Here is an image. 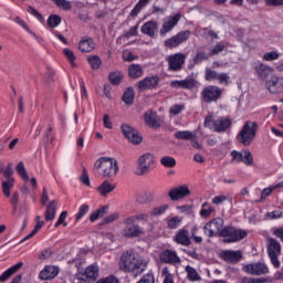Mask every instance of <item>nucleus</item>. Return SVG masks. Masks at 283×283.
I'll return each instance as SVG.
<instances>
[{
    "label": "nucleus",
    "mask_w": 283,
    "mask_h": 283,
    "mask_svg": "<svg viewBox=\"0 0 283 283\" xmlns=\"http://www.w3.org/2000/svg\"><path fill=\"white\" fill-rule=\"evenodd\" d=\"M147 264H149L147 260L133 251H125L119 260L120 271H124V273H136V275L145 273Z\"/></svg>",
    "instance_id": "f257e3e1"
},
{
    "label": "nucleus",
    "mask_w": 283,
    "mask_h": 283,
    "mask_svg": "<svg viewBox=\"0 0 283 283\" xmlns=\"http://www.w3.org/2000/svg\"><path fill=\"white\" fill-rule=\"evenodd\" d=\"M94 169H99L103 178H115L118 174V161L114 158L102 157L95 161Z\"/></svg>",
    "instance_id": "f03ea898"
},
{
    "label": "nucleus",
    "mask_w": 283,
    "mask_h": 283,
    "mask_svg": "<svg viewBox=\"0 0 283 283\" xmlns=\"http://www.w3.org/2000/svg\"><path fill=\"white\" fill-rule=\"evenodd\" d=\"M203 125L209 129H213V132H216L217 134H222L227 132V129H231V125H233V122L229 116L213 118V116L208 115L205 119Z\"/></svg>",
    "instance_id": "7ed1b4c3"
},
{
    "label": "nucleus",
    "mask_w": 283,
    "mask_h": 283,
    "mask_svg": "<svg viewBox=\"0 0 283 283\" xmlns=\"http://www.w3.org/2000/svg\"><path fill=\"white\" fill-rule=\"evenodd\" d=\"M248 233L245 230L237 229L233 226H226L220 232L219 238H223L224 244H233L240 242L247 238Z\"/></svg>",
    "instance_id": "20e7f679"
},
{
    "label": "nucleus",
    "mask_w": 283,
    "mask_h": 283,
    "mask_svg": "<svg viewBox=\"0 0 283 283\" xmlns=\"http://www.w3.org/2000/svg\"><path fill=\"white\" fill-rule=\"evenodd\" d=\"M255 134H258V122H245L238 135V142L249 147L255 140Z\"/></svg>",
    "instance_id": "39448f33"
},
{
    "label": "nucleus",
    "mask_w": 283,
    "mask_h": 283,
    "mask_svg": "<svg viewBox=\"0 0 283 283\" xmlns=\"http://www.w3.org/2000/svg\"><path fill=\"white\" fill-rule=\"evenodd\" d=\"M156 163V158L149 154L146 153L142 155L137 160V176H145V174H149L151 169H154V165Z\"/></svg>",
    "instance_id": "423d86ee"
},
{
    "label": "nucleus",
    "mask_w": 283,
    "mask_h": 283,
    "mask_svg": "<svg viewBox=\"0 0 283 283\" xmlns=\"http://www.w3.org/2000/svg\"><path fill=\"white\" fill-rule=\"evenodd\" d=\"M203 103H218L222 98V88L217 85H208L201 91Z\"/></svg>",
    "instance_id": "0eeeda50"
},
{
    "label": "nucleus",
    "mask_w": 283,
    "mask_h": 283,
    "mask_svg": "<svg viewBox=\"0 0 283 283\" xmlns=\"http://www.w3.org/2000/svg\"><path fill=\"white\" fill-rule=\"evenodd\" d=\"M189 36H191V31H180L176 35H172L171 38H168L164 41L165 48L168 50H175V48H180L182 43H186V41H189Z\"/></svg>",
    "instance_id": "6e6552de"
},
{
    "label": "nucleus",
    "mask_w": 283,
    "mask_h": 283,
    "mask_svg": "<svg viewBox=\"0 0 283 283\" xmlns=\"http://www.w3.org/2000/svg\"><path fill=\"white\" fill-rule=\"evenodd\" d=\"M223 227L224 220H222V218H216L205 224L203 233L208 238H216V235H220V231H222Z\"/></svg>",
    "instance_id": "1a4fd4ad"
},
{
    "label": "nucleus",
    "mask_w": 283,
    "mask_h": 283,
    "mask_svg": "<svg viewBox=\"0 0 283 283\" xmlns=\"http://www.w3.org/2000/svg\"><path fill=\"white\" fill-rule=\"evenodd\" d=\"M166 61L169 72H180L187 61V55L185 53H175L169 55Z\"/></svg>",
    "instance_id": "9d476101"
},
{
    "label": "nucleus",
    "mask_w": 283,
    "mask_h": 283,
    "mask_svg": "<svg viewBox=\"0 0 283 283\" xmlns=\"http://www.w3.org/2000/svg\"><path fill=\"white\" fill-rule=\"evenodd\" d=\"M243 271L244 273H248V275H258V276L269 275L271 273L269 265L262 262L249 263L243 266Z\"/></svg>",
    "instance_id": "9b49d317"
},
{
    "label": "nucleus",
    "mask_w": 283,
    "mask_h": 283,
    "mask_svg": "<svg viewBox=\"0 0 283 283\" xmlns=\"http://www.w3.org/2000/svg\"><path fill=\"white\" fill-rule=\"evenodd\" d=\"M189 196H191V190L186 184L174 187L168 191V197L172 202H178V200H185V198H189Z\"/></svg>",
    "instance_id": "f8f14e48"
},
{
    "label": "nucleus",
    "mask_w": 283,
    "mask_h": 283,
    "mask_svg": "<svg viewBox=\"0 0 283 283\" xmlns=\"http://www.w3.org/2000/svg\"><path fill=\"white\" fill-rule=\"evenodd\" d=\"M120 129L122 134H124L125 138H127L132 145H140V143H143L140 133L136 130V128L129 126V124H122Z\"/></svg>",
    "instance_id": "ddd939ff"
},
{
    "label": "nucleus",
    "mask_w": 283,
    "mask_h": 283,
    "mask_svg": "<svg viewBox=\"0 0 283 283\" xmlns=\"http://www.w3.org/2000/svg\"><path fill=\"white\" fill-rule=\"evenodd\" d=\"M205 78L208 82L219 81L220 85L226 86L229 85V82L231 81V76L229 75V73H218L217 71L209 67H206Z\"/></svg>",
    "instance_id": "4468645a"
},
{
    "label": "nucleus",
    "mask_w": 283,
    "mask_h": 283,
    "mask_svg": "<svg viewBox=\"0 0 283 283\" xmlns=\"http://www.w3.org/2000/svg\"><path fill=\"white\" fill-rule=\"evenodd\" d=\"M180 19H182V13H176L175 15H170L168 17L164 23L163 27L159 31L160 36H167V34H169V32H171V30H174L176 28V25H178V23L180 22Z\"/></svg>",
    "instance_id": "2eb2a0df"
},
{
    "label": "nucleus",
    "mask_w": 283,
    "mask_h": 283,
    "mask_svg": "<svg viewBox=\"0 0 283 283\" xmlns=\"http://www.w3.org/2000/svg\"><path fill=\"white\" fill-rule=\"evenodd\" d=\"M265 87L270 94H283V77L272 75L265 81Z\"/></svg>",
    "instance_id": "dca6fc26"
},
{
    "label": "nucleus",
    "mask_w": 283,
    "mask_h": 283,
    "mask_svg": "<svg viewBox=\"0 0 283 283\" xmlns=\"http://www.w3.org/2000/svg\"><path fill=\"white\" fill-rule=\"evenodd\" d=\"M158 83H160V77L158 75L148 76L137 83V90L138 92L154 90L158 86Z\"/></svg>",
    "instance_id": "f3484780"
},
{
    "label": "nucleus",
    "mask_w": 283,
    "mask_h": 283,
    "mask_svg": "<svg viewBox=\"0 0 283 283\" xmlns=\"http://www.w3.org/2000/svg\"><path fill=\"white\" fill-rule=\"evenodd\" d=\"M219 258L223 260V262H229L230 264H237L242 260V251L237 250H223L220 252Z\"/></svg>",
    "instance_id": "a211bd4d"
},
{
    "label": "nucleus",
    "mask_w": 283,
    "mask_h": 283,
    "mask_svg": "<svg viewBox=\"0 0 283 283\" xmlns=\"http://www.w3.org/2000/svg\"><path fill=\"white\" fill-rule=\"evenodd\" d=\"M124 238H140L145 235V228L133 223V224H125L123 230Z\"/></svg>",
    "instance_id": "6ab92c4d"
},
{
    "label": "nucleus",
    "mask_w": 283,
    "mask_h": 283,
    "mask_svg": "<svg viewBox=\"0 0 283 283\" xmlns=\"http://www.w3.org/2000/svg\"><path fill=\"white\" fill-rule=\"evenodd\" d=\"M198 85L196 78H186V80H175L170 82V87L175 90H193Z\"/></svg>",
    "instance_id": "aec40b11"
},
{
    "label": "nucleus",
    "mask_w": 283,
    "mask_h": 283,
    "mask_svg": "<svg viewBox=\"0 0 283 283\" xmlns=\"http://www.w3.org/2000/svg\"><path fill=\"white\" fill-rule=\"evenodd\" d=\"M159 260L164 264H180V256L174 250H164L159 254Z\"/></svg>",
    "instance_id": "412c9836"
},
{
    "label": "nucleus",
    "mask_w": 283,
    "mask_h": 283,
    "mask_svg": "<svg viewBox=\"0 0 283 283\" xmlns=\"http://www.w3.org/2000/svg\"><path fill=\"white\" fill-rule=\"evenodd\" d=\"M144 120L151 129H158L161 125L160 116L156 112L148 111L144 114Z\"/></svg>",
    "instance_id": "4be33fe9"
},
{
    "label": "nucleus",
    "mask_w": 283,
    "mask_h": 283,
    "mask_svg": "<svg viewBox=\"0 0 283 283\" xmlns=\"http://www.w3.org/2000/svg\"><path fill=\"white\" fill-rule=\"evenodd\" d=\"M96 48V43L94 39L91 36H84L78 42V50L80 52L90 53L93 52Z\"/></svg>",
    "instance_id": "5701e85b"
},
{
    "label": "nucleus",
    "mask_w": 283,
    "mask_h": 283,
    "mask_svg": "<svg viewBox=\"0 0 283 283\" xmlns=\"http://www.w3.org/2000/svg\"><path fill=\"white\" fill-rule=\"evenodd\" d=\"M59 275V266L55 265H45L44 269L40 272V280H54Z\"/></svg>",
    "instance_id": "b1692460"
},
{
    "label": "nucleus",
    "mask_w": 283,
    "mask_h": 283,
    "mask_svg": "<svg viewBox=\"0 0 283 283\" xmlns=\"http://www.w3.org/2000/svg\"><path fill=\"white\" fill-rule=\"evenodd\" d=\"M255 72H256V76L261 80V81H268L266 78H269L270 74H273V69L266 64H258L254 67Z\"/></svg>",
    "instance_id": "393cba45"
},
{
    "label": "nucleus",
    "mask_w": 283,
    "mask_h": 283,
    "mask_svg": "<svg viewBox=\"0 0 283 283\" xmlns=\"http://www.w3.org/2000/svg\"><path fill=\"white\" fill-rule=\"evenodd\" d=\"M175 242H177V244H181L182 247H189V244H191V238L189 237V230H179L176 233L175 237Z\"/></svg>",
    "instance_id": "a878e982"
},
{
    "label": "nucleus",
    "mask_w": 283,
    "mask_h": 283,
    "mask_svg": "<svg viewBox=\"0 0 283 283\" xmlns=\"http://www.w3.org/2000/svg\"><path fill=\"white\" fill-rule=\"evenodd\" d=\"M156 30H158V22L156 21H148L142 25L143 34L150 36V39L156 36Z\"/></svg>",
    "instance_id": "bb28decb"
},
{
    "label": "nucleus",
    "mask_w": 283,
    "mask_h": 283,
    "mask_svg": "<svg viewBox=\"0 0 283 283\" xmlns=\"http://www.w3.org/2000/svg\"><path fill=\"white\" fill-rule=\"evenodd\" d=\"M282 253V245L279 241L271 238L268 239V255H280Z\"/></svg>",
    "instance_id": "cd10ccee"
},
{
    "label": "nucleus",
    "mask_w": 283,
    "mask_h": 283,
    "mask_svg": "<svg viewBox=\"0 0 283 283\" xmlns=\"http://www.w3.org/2000/svg\"><path fill=\"white\" fill-rule=\"evenodd\" d=\"M136 202L139 205H147L148 202H154V193L147 190H142L136 196Z\"/></svg>",
    "instance_id": "c85d7f7f"
},
{
    "label": "nucleus",
    "mask_w": 283,
    "mask_h": 283,
    "mask_svg": "<svg viewBox=\"0 0 283 283\" xmlns=\"http://www.w3.org/2000/svg\"><path fill=\"white\" fill-rule=\"evenodd\" d=\"M44 218H45L46 222H52V220H54L56 218V201L55 200H52L49 202Z\"/></svg>",
    "instance_id": "c756f323"
},
{
    "label": "nucleus",
    "mask_w": 283,
    "mask_h": 283,
    "mask_svg": "<svg viewBox=\"0 0 283 283\" xmlns=\"http://www.w3.org/2000/svg\"><path fill=\"white\" fill-rule=\"evenodd\" d=\"M21 266H23V262H19L15 265H12L11 268H9L7 271H4L0 275V282H8V280H10V277H12V274L17 273V271H19V269H21Z\"/></svg>",
    "instance_id": "7c9ffc66"
},
{
    "label": "nucleus",
    "mask_w": 283,
    "mask_h": 283,
    "mask_svg": "<svg viewBox=\"0 0 283 283\" xmlns=\"http://www.w3.org/2000/svg\"><path fill=\"white\" fill-rule=\"evenodd\" d=\"M185 271L189 282H200V280H202V276H200L198 270H196L193 266L187 265Z\"/></svg>",
    "instance_id": "2f4dec72"
},
{
    "label": "nucleus",
    "mask_w": 283,
    "mask_h": 283,
    "mask_svg": "<svg viewBox=\"0 0 283 283\" xmlns=\"http://www.w3.org/2000/svg\"><path fill=\"white\" fill-rule=\"evenodd\" d=\"M135 96H136V93L134 92V87L129 86L124 92V94L122 96V101H123V103H125V105H134Z\"/></svg>",
    "instance_id": "473e14b6"
},
{
    "label": "nucleus",
    "mask_w": 283,
    "mask_h": 283,
    "mask_svg": "<svg viewBox=\"0 0 283 283\" xmlns=\"http://www.w3.org/2000/svg\"><path fill=\"white\" fill-rule=\"evenodd\" d=\"M136 220L138 222H147V220H149V216L147 213L130 216L124 220V224H134L136 223Z\"/></svg>",
    "instance_id": "72a5a7b5"
},
{
    "label": "nucleus",
    "mask_w": 283,
    "mask_h": 283,
    "mask_svg": "<svg viewBox=\"0 0 283 283\" xmlns=\"http://www.w3.org/2000/svg\"><path fill=\"white\" fill-rule=\"evenodd\" d=\"M143 66L140 64H132L128 67V76H130V78H140V76H143Z\"/></svg>",
    "instance_id": "f704fd0d"
},
{
    "label": "nucleus",
    "mask_w": 283,
    "mask_h": 283,
    "mask_svg": "<svg viewBox=\"0 0 283 283\" xmlns=\"http://www.w3.org/2000/svg\"><path fill=\"white\" fill-rule=\"evenodd\" d=\"M14 187V179L2 180V193L6 198H10L11 190Z\"/></svg>",
    "instance_id": "c9c22d12"
},
{
    "label": "nucleus",
    "mask_w": 283,
    "mask_h": 283,
    "mask_svg": "<svg viewBox=\"0 0 283 283\" xmlns=\"http://www.w3.org/2000/svg\"><path fill=\"white\" fill-rule=\"evenodd\" d=\"M83 275H85L87 280H96L98 277V268L96 265H90L86 268Z\"/></svg>",
    "instance_id": "e433bc0d"
},
{
    "label": "nucleus",
    "mask_w": 283,
    "mask_h": 283,
    "mask_svg": "<svg viewBox=\"0 0 283 283\" xmlns=\"http://www.w3.org/2000/svg\"><path fill=\"white\" fill-rule=\"evenodd\" d=\"M116 189V186L112 185L109 181H104L99 187H98V192L101 196H107V193H112Z\"/></svg>",
    "instance_id": "4c0bfd02"
},
{
    "label": "nucleus",
    "mask_w": 283,
    "mask_h": 283,
    "mask_svg": "<svg viewBox=\"0 0 283 283\" xmlns=\"http://www.w3.org/2000/svg\"><path fill=\"white\" fill-rule=\"evenodd\" d=\"M177 140H193V133L189 130H179L175 133Z\"/></svg>",
    "instance_id": "58836bf2"
},
{
    "label": "nucleus",
    "mask_w": 283,
    "mask_h": 283,
    "mask_svg": "<svg viewBox=\"0 0 283 283\" xmlns=\"http://www.w3.org/2000/svg\"><path fill=\"white\" fill-rule=\"evenodd\" d=\"M151 0H139L137 6L134 7V9L130 11V17H138L140 14V11L145 6H147Z\"/></svg>",
    "instance_id": "ea45409f"
},
{
    "label": "nucleus",
    "mask_w": 283,
    "mask_h": 283,
    "mask_svg": "<svg viewBox=\"0 0 283 283\" xmlns=\"http://www.w3.org/2000/svg\"><path fill=\"white\" fill-rule=\"evenodd\" d=\"M107 206H104L97 210H95L91 216H90V221L91 222H96L98 218H103L107 211Z\"/></svg>",
    "instance_id": "a19ab883"
},
{
    "label": "nucleus",
    "mask_w": 283,
    "mask_h": 283,
    "mask_svg": "<svg viewBox=\"0 0 283 283\" xmlns=\"http://www.w3.org/2000/svg\"><path fill=\"white\" fill-rule=\"evenodd\" d=\"M160 164L163 167H167V169H174L176 167V158L171 156L161 157Z\"/></svg>",
    "instance_id": "79ce46f5"
},
{
    "label": "nucleus",
    "mask_w": 283,
    "mask_h": 283,
    "mask_svg": "<svg viewBox=\"0 0 283 283\" xmlns=\"http://www.w3.org/2000/svg\"><path fill=\"white\" fill-rule=\"evenodd\" d=\"M44 138L45 140H49V143H54L56 140V135L54 134V126L51 124L48 125L45 132H44Z\"/></svg>",
    "instance_id": "37998d69"
},
{
    "label": "nucleus",
    "mask_w": 283,
    "mask_h": 283,
    "mask_svg": "<svg viewBox=\"0 0 283 283\" xmlns=\"http://www.w3.org/2000/svg\"><path fill=\"white\" fill-rule=\"evenodd\" d=\"M108 78L112 83V85H120V82L123 81V73L116 71L108 75Z\"/></svg>",
    "instance_id": "c03bdc74"
},
{
    "label": "nucleus",
    "mask_w": 283,
    "mask_h": 283,
    "mask_svg": "<svg viewBox=\"0 0 283 283\" xmlns=\"http://www.w3.org/2000/svg\"><path fill=\"white\" fill-rule=\"evenodd\" d=\"M213 213V207L209 205V202H205L201 206L200 216L201 218H209Z\"/></svg>",
    "instance_id": "a18cd8bd"
},
{
    "label": "nucleus",
    "mask_w": 283,
    "mask_h": 283,
    "mask_svg": "<svg viewBox=\"0 0 283 283\" xmlns=\"http://www.w3.org/2000/svg\"><path fill=\"white\" fill-rule=\"evenodd\" d=\"M46 23L49 28H59V25H61V17L56 14H51L48 18Z\"/></svg>",
    "instance_id": "49530a36"
},
{
    "label": "nucleus",
    "mask_w": 283,
    "mask_h": 283,
    "mask_svg": "<svg viewBox=\"0 0 283 283\" xmlns=\"http://www.w3.org/2000/svg\"><path fill=\"white\" fill-rule=\"evenodd\" d=\"M15 171H18L19 176H21L22 180H30V177L28 176V171L25 170V165L23 161H20Z\"/></svg>",
    "instance_id": "de8ad7c7"
},
{
    "label": "nucleus",
    "mask_w": 283,
    "mask_h": 283,
    "mask_svg": "<svg viewBox=\"0 0 283 283\" xmlns=\"http://www.w3.org/2000/svg\"><path fill=\"white\" fill-rule=\"evenodd\" d=\"M43 227H45V221H38L34 229L22 240V242H25V240H30V238H34V235H36V233H39V230L43 229Z\"/></svg>",
    "instance_id": "09e8293b"
},
{
    "label": "nucleus",
    "mask_w": 283,
    "mask_h": 283,
    "mask_svg": "<svg viewBox=\"0 0 283 283\" xmlns=\"http://www.w3.org/2000/svg\"><path fill=\"white\" fill-rule=\"evenodd\" d=\"M87 61L92 70H98L101 67V64L103 63V61H101V57L98 55L88 56Z\"/></svg>",
    "instance_id": "8fccbe9b"
},
{
    "label": "nucleus",
    "mask_w": 283,
    "mask_h": 283,
    "mask_svg": "<svg viewBox=\"0 0 283 283\" xmlns=\"http://www.w3.org/2000/svg\"><path fill=\"white\" fill-rule=\"evenodd\" d=\"M227 44L224 42H218L214 48L209 52V56H217L220 52H224Z\"/></svg>",
    "instance_id": "3c124183"
},
{
    "label": "nucleus",
    "mask_w": 283,
    "mask_h": 283,
    "mask_svg": "<svg viewBox=\"0 0 283 283\" xmlns=\"http://www.w3.org/2000/svg\"><path fill=\"white\" fill-rule=\"evenodd\" d=\"M61 10H72V2L67 0H52Z\"/></svg>",
    "instance_id": "603ef678"
},
{
    "label": "nucleus",
    "mask_w": 283,
    "mask_h": 283,
    "mask_svg": "<svg viewBox=\"0 0 283 283\" xmlns=\"http://www.w3.org/2000/svg\"><path fill=\"white\" fill-rule=\"evenodd\" d=\"M63 54H64V56H66L67 61H70L72 67H75L76 63H74V62L76 61V55H74V51H72L70 49H64Z\"/></svg>",
    "instance_id": "864d4df0"
},
{
    "label": "nucleus",
    "mask_w": 283,
    "mask_h": 283,
    "mask_svg": "<svg viewBox=\"0 0 283 283\" xmlns=\"http://www.w3.org/2000/svg\"><path fill=\"white\" fill-rule=\"evenodd\" d=\"M90 211V206L84 203L80 207L78 212L75 217V222H78L87 212Z\"/></svg>",
    "instance_id": "5fc2aeb1"
},
{
    "label": "nucleus",
    "mask_w": 283,
    "mask_h": 283,
    "mask_svg": "<svg viewBox=\"0 0 283 283\" xmlns=\"http://www.w3.org/2000/svg\"><path fill=\"white\" fill-rule=\"evenodd\" d=\"M207 59L209 57L207 56V53L205 51H198L193 57V63H196V65H199V63L207 61Z\"/></svg>",
    "instance_id": "6e6d98bb"
},
{
    "label": "nucleus",
    "mask_w": 283,
    "mask_h": 283,
    "mask_svg": "<svg viewBox=\"0 0 283 283\" xmlns=\"http://www.w3.org/2000/svg\"><path fill=\"white\" fill-rule=\"evenodd\" d=\"M167 209H169V205H163L160 207H156L150 211V216H163V213H165Z\"/></svg>",
    "instance_id": "4d7b16f0"
},
{
    "label": "nucleus",
    "mask_w": 283,
    "mask_h": 283,
    "mask_svg": "<svg viewBox=\"0 0 283 283\" xmlns=\"http://www.w3.org/2000/svg\"><path fill=\"white\" fill-rule=\"evenodd\" d=\"M180 222H182L180 217H172L170 220H168V229H178Z\"/></svg>",
    "instance_id": "13d9d810"
},
{
    "label": "nucleus",
    "mask_w": 283,
    "mask_h": 283,
    "mask_svg": "<svg viewBox=\"0 0 283 283\" xmlns=\"http://www.w3.org/2000/svg\"><path fill=\"white\" fill-rule=\"evenodd\" d=\"M65 218H67V211H62L59 217V220L54 224L55 229H59V227H61V224H63V227H67V222H65Z\"/></svg>",
    "instance_id": "bf43d9fd"
},
{
    "label": "nucleus",
    "mask_w": 283,
    "mask_h": 283,
    "mask_svg": "<svg viewBox=\"0 0 283 283\" xmlns=\"http://www.w3.org/2000/svg\"><path fill=\"white\" fill-rule=\"evenodd\" d=\"M242 163H244V165H248V166L253 165V155L251 154V151L249 150L243 151Z\"/></svg>",
    "instance_id": "052dcab7"
},
{
    "label": "nucleus",
    "mask_w": 283,
    "mask_h": 283,
    "mask_svg": "<svg viewBox=\"0 0 283 283\" xmlns=\"http://www.w3.org/2000/svg\"><path fill=\"white\" fill-rule=\"evenodd\" d=\"M264 61H277L280 59V54L275 51L266 52L263 55Z\"/></svg>",
    "instance_id": "680f3d73"
},
{
    "label": "nucleus",
    "mask_w": 283,
    "mask_h": 283,
    "mask_svg": "<svg viewBox=\"0 0 283 283\" xmlns=\"http://www.w3.org/2000/svg\"><path fill=\"white\" fill-rule=\"evenodd\" d=\"M185 109V105L182 104H175L170 107V114H172L174 116H178V114H180L181 112H184Z\"/></svg>",
    "instance_id": "e2e57ef3"
},
{
    "label": "nucleus",
    "mask_w": 283,
    "mask_h": 283,
    "mask_svg": "<svg viewBox=\"0 0 283 283\" xmlns=\"http://www.w3.org/2000/svg\"><path fill=\"white\" fill-rule=\"evenodd\" d=\"M231 156H232L231 163H242L243 160V154L238 150H232Z\"/></svg>",
    "instance_id": "0e129e2a"
},
{
    "label": "nucleus",
    "mask_w": 283,
    "mask_h": 283,
    "mask_svg": "<svg viewBox=\"0 0 283 283\" xmlns=\"http://www.w3.org/2000/svg\"><path fill=\"white\" fill-rule=\"evenodd\" d=\"M265 6L270 8H280L283 7V0H264Z\"/></svg>",
    "instance_id": "69168bd1"
},
{
    "label": "nucleus",
    "mask_w": 283,
    "mask_h": 283,
    "mask_svg": "<svg viewBox=\"0 0 283 283\" xmlns=\"http://www.w3.org/2000/svg\"><path fill=\"white\" fill-rule=\"evenodd\" d=\"M11 205L13 207V211L15 213L17 209H19V192H13L11 197Z\"/></svg>",
    "instance_id": "338daca9"
},
{
    "label": "nucleus",
    "mask_w": 283,
    "mask_h": 283,
    "mask_svg": "<svg viewBox=\"0 0 283 283\" xmlns=\"http://www.w3.org/2000/svg\"><path fill=\"white\" fill-rule=\"evenodd\" d=\"M96 283H118V280L114 275L98 280Z\"/></svg>",
    "instance_id": "774afa93"
}]
</instances>
